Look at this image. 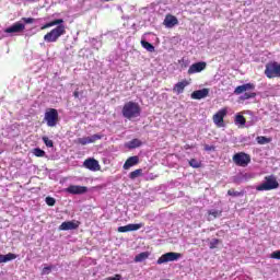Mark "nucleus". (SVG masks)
<instances>
[{
    "label": "nucleus",
    "instance_id": "nucleus-27",
    "mask_svg": "<svg viewBox=\"0 0 280 280\" xmlns=\"http://www.w3.org/2000/svg\"><path fill=\"white\" fill-rule=\"evenodd\" d=\"M141 46L147 49V51H150L151 54L154 52V45H152L151 43L149 42H145V40H141Z\"/></svg>",
    "mask_w": 280,
    "mask_h": 280
},
{
    "label": "nucleus",
    "instance_id": "nucleus-39",
    "mask_svg": "<svg viewBox=\"0 0 280 280\" xmlns=\"http://www.w3.org/2000/svg\"><path fill=\"white\" fill-rule=\"evenodd\" d=\"M205 150L206 152H214L215 148L213 145L206 144Z\"/></svg>",
    "mask_w": 280,
    "mask_h": 280
},
{
    "label": "nucleus",
    "instance_id": "nucleus-13",
    "mask_svg": "<svg viewBox=\"0 0 280 280\" xmlns=\"http://www.w3.org/2000/svg\"><path fill=\"white\" fill-rule=\"evenodd\" d=\"M83 167H86V170H90L91 172H100L101 166H100V162L95 159H86L83 162Z\"/></svg>",
    "mask_w": 280,
    "mask_h": 280
},
{
    "label": "nucleus",
    "instance_id": "nucleus-33",
    "mask_svg": "<svg viewBox=\"0 0 280 280\" xmlns=\"http://www.w3.org/2000/svg\"><path fill=\"white\" fill-rule=\"evenodd\" d=\"M45 202L48 207H54L56 205V199L54 197H46Z\"/></svg>",
    "mask_w": 280,
    "mask_h": 280
},
{
    "label": "nucleus",
    "instance_id": "nucleus-24",
    "mask_svg": "<svg viewBox=\"0 0 280 280\" xmlns=\"http://www.w3.org/2000/svg\"><path fill=\"white\" fill-rule=\"evenodd\" d=\"M141 140L132 139L131 141L128 142L127 148H129V150H135L136 148H141Z\"/></svg>",
    "mask_w": 280,
    "mask_h": 280
},
{
    "label": "nucleus",
    "instance_id": "nucleus-30",
    "mask_svg": "<svg viewBox=\"0 0 280 280\" xmlns=\"http://www.w3.org/2000/svg\"><path fill=\"white\" fill-rule=\"evenodd\" d=\"M228 196H232L233 198H237L240 196H244V191H235L234 189L228 190Z\"/></svg>",
    "mask_w": 280,
    "mask_h": 280
},
{
    "label": "nucleus",
    "instance_id": "nucleus-36",
    "mask_svg": "<svg viewBox=\"0 0 280 280\" xmlns=\"http://www.w3.org/2000/svg\"><path fill=\"white\" fill-rule=\"evenodd\" d=\"M271 259H280V250H276L270 255Z\"/></svg>",
    "mask_w": 280,
    "mask_h": 280
},
{
    "label": "nucleus",
    "instance_id": "nucleus-4",
    "mask_svg": "<svg viewBox=\"0 0 280 280\" xmlns=\"http://www.w3.org/2000/svg\"><path fill=\"white\" fill-rule=\"evenodd\" d=\"M44 121H46L48 128H56V126H58V121H60L58 109L48 108L44 115Z\"/></svg>",
    "mask_w": 280,
    "mask_h": 280
},
{
    "label": "nucleus",
    "instance_id": "nucleus-8",
    "mask_svg": "<svg viewBox=\"0 0 280 280\" xmlns=\"http://www.w3.org/2000/svg\"><path fill=\"white\" fill-rule=\"evenodd\" d=\"M180 257H182L180 253L168 252V253L162 255L158 259L156 264L159 266H161V264H167L170 261H178V259H180Z\"/></svg>",
    "mask_w": 280,
    "mask_h": 280
},
{
    "label": "nucleus",
    "instance_id": "nucleus-19",
    "mask_svg": "<svg viewBox=\"0 0 280 280\" xmlns=\"http://www.w3.org/2000/svg\"><path fill=\"white\" fill-rule=\"evenodd\" d=\"M135 165H139V156L133 155L126 160L124 164V170H130V167H135Z\"/></svg>",
    "mask_w": 280,
    "mask_h": 280
},
{
    "label": "nucleus",
    "instance_id": "nucleus-29",
    "mask_svg": "<svg viewBox=\"0 0 280 280\" xmlns=\"http://www.w3.org/2000/svg\"><path fill=\"white\" fill-rule=\"evenodd\" d=\"M255 97H257V93H255V92H246L240 98L243 100V102H244L246 100H253Z\"/></svg>",
    "mask_w": 280,
    "mask_h": 280
},
{
    "label": "nucleus",
    "instance_id": "nucleus-20",
    "mask_svg": "<svg viewBox=\"0 0 280 280\" xmlns=\"http://www.w3.org/2000/svg\"><path fill=\"white\" fill-rule=\"evenodd\" d=\"M164 25L166 27H174V26L178 25V19L172 14H167L164 20Z\"/></svg>",
    "mask_w": 280,
    "mask_h": 280
},
{
    "label": "nucleus",
    "instance_id": "nucleus-2",
    "mask_svg": "<svg viewBox=\"0 0 280 280\" xmlns=\"http://www.w3.org/2000/svg\"><path fill=\"white\" fill-rule=\"evenodd\" d=\"M121 113L125 119H136L141 116V106L137 102L129 101L122 106Z\"/></svg>",
    "mask_w": 280,
    "mask_h": 280
},
{
    "label": "nucleus",
    "instance_id": "nucleus-31",
    "mask_svg": "<svg viewBox=\"0 0 280 280\" xmlns=\"http://www.w3.org/2000/svg\"><path fill=\"white\" fill-rule=\"evenodd\" d=\"M33 154L34 156L43 158L45 156V151L42 150L40 148H35L33 149Z\"/></svg>",
    "mask_w": 280,
    "mask_h": 280
},
{
    "label": "nucleus",
    "instance_id": "nucleus-15",
    "mask_svg": "<svg viewBox=\"0 0 280 280\" xmlns=\"http://www.w3.org/2000/svg\"><path fill=\"white\" fill-rule=\"evenodd\" d=\"M139 229H143V223H130L125 226H119L118 233H129L130 231H139Z\"/></svg>",
    "mask_w": 280,
    "mask_h": 280
},
{
    "label": "nucleus",
    "instance_id": "nucleus-7",
    "mask_svg": "<svg viewBox=\"0 0 280 280\" xmlns=\"http://www.w3.org/2000/svg\"><path fill=\"white\" fill-rule=\"evenodd\" d=\"M229 115V108L228 107H223L221 109H219L213 116V124H215V126H218V128H224V117Z\"/></svg>",
    "mask_w": 280,
    "mask_h": 280
},
{
    "label": "nucleus",
    "instance_id": "nucleus-40",
    "mask_svg": "<svg viewBox=\"0 0 280 280\" xmlns=\"http://www.w3.org/2000/svg\"><path fill=\"white\" fill-rule=\"evenodd\" d=\"M106 280H121V275L117 273L115 277H108Z\"/></svg>",
    "mask_w": 280,
    "mask_h": 280
},
{
    "label": "nucleus",
    "instance_id": "nucleus-10",
    "mask_svg": "<svg viewBox=\"0 0 280 280\" xmlns=\"http://www.w3.org/2000/svg\"><path fill=\"white\" fill-rule=\"evenodd\" d=\"M67 194H71L72 196H82V194H86L89 191V187L86 186H78V185H70L66 189Z\"/></svg>",
    "mask_w": 280,
    "mask_h": 280
},
{
    "label": "nucleus",
    "instance_id": "nucleus-42",
    "mask_svg": "<svg viewBox=\"0 0 280 280\" xmlns=\"http://www.w3.org/2000/svg\"><path fill=\"white\" fill-rule=\"evenodd\" d=\"M73 97H77V98L80 97V92L74 91V92H73Z\"/></svg>",
    "mask_w": 280,
    "mask_h": 280
},
{
    "label": "nucleus",
    "instance_id": "nucleus-35",
    "mask_svg": "<svg viewBox=\"0 0 280 280\" xmlns=\"http://www.w3.org/2000/svg\"><path fill=\"white\" fill-rule=\"evenodd\" d=\"M52 266L44 267L42 270V275H49L52 270Z\"/></svg>",
    "mask_w": 280,
    "mask_h": 280
},
{
    "label": "nucleus",
    "instance_id": "nucleus-28",
    "mask_svg": "<svg viewBox=\"0 0 280 280\" xmlns=\"http://www.w3.org/2000/svg\"><path fill=\"white\" fill-rule=\"evenodd\" d=\"M188 163H189L190 167H194V170H198V168L202 167V162L198 161L196 159H190Z\"/></svg>",
    "mask_w": 280,
    "mask_h": 280
},
{
    "label": "nucleus",
    "instance_id": "nucleus-3",
    "mask_svg": "<svg viewBox=\"0 0 280 280\" xmlns=\"http://www.w3.org/2000/svg\"><path fill=\"white\" fill-rule=\"evenodd\" d=\"M273 189H279V180L275 175L265 176L264 183L256 186V191H272Z\"/></svg>",
    "mask_w": 280,
    "mask_h": 280
},
{
    "label": "nucleus",
    "instance_id": "nucleus-22",
    "mask_svg": "<svg viewBox=\"0 0 280 280\" xmlns=\"http://www.w3.org/2000/svg\"><path fill=\"white\" fill-rule=\"evenodd\" d=\"M149 257H150V252H142L138 254L133 260L136 261V264H139L141 261H145V259H148Z\"/></svg>",
    "mask_w": 280,
    "mask_h": 280
},
{
    "label": "nucleus",
    "instance_id": "nucleus-6",
    "mask_svg": "<svg viewBox=\"0 0 280 280\" xmlns=\"http://www.w3.org/2000/svg\"><path fill=\"white\" fill-rule=\"evenodd\" d=\"M232 160L238 167H248L250 155L245 152H238L233 155Z\"/></svg>",
    "mask_w": 280,
    "mask_h": 280
},
{
    "label": "nucleus",
    "instance_id": "nucleus-21",
    "mask_svg": "<svg viewBox=\"0 0 280 280\" xmlns=\"http://www.w3.org/2000/svg\"><path fill=\"white\" fill-rule=\"evenodd\" d=\"M16 254L9 253L7 255L0 254V264H8V261H12L16 259Z\"/></svg>",
    "mask_w": 280,
    "mask_h": 280
},
{
    "label": "nucleus",
    "instance_id": "nucleus-25",
    "mask_svg": "<svg viewBox=\"0 0 280 280\" xmlns=\"http://www.w3.org/2000/svg\"><path fill=\"white\" fill-rule=\"evenodd\" d=\"M257 143L259 145H266V143H270L272 141V138H266V136H258L256 138Z\"/></svg>",
    "mask_w": 280,
    "mask_h": 280
},
{
    "label": "nucleus",
    "instance_id": "nucleus-32",
    "mask_svg": "<svg viewBox=\"0 0 280 280\" xmlns=\"http://www.w3.org/2000/svg\"><path fill=\"white\" fill-rule=\"evenodd\" d=\"M43 141H44L46 148H54V140H50L47 137H43Z\"/></svg>",
    "mask_w": 280,
    "mask_h": 280
},
{
    "label": "nucleus",
    "instance_id": "nucleus-16",
    "mask_svg": "<svg viewBox=\"0 0 280 280\" xmlns=\"http://www.w3.org/2000/svg\"><path fill=\"white\" fill-rule=\"evenodd\" d=\"M253 90H255V84L246 83V84L236 86L234 90V94L242 95V93H246V91H253Z\"/></svg>",
    "mask_w": 280,
    "mask_h": 280
},
{
    "label": "nucleus",
    "instance_id": "nucleus-14",
    "mask_svg": "<svg viewBox=\"0 0 280 280\" xmlns=\"http://www.w3.org/2000/svg\"><path fill=\"white\" fill-rule=\"evenodd\" d=\"M79 226V221H65L60 224L59 231H75Z\"/></svg>",
    "mask_w": 280,
    "mask_h": 280
},
{
    "label": "nucleus",
    "instance_id": "nucleus-26",
    "mask_svg": "<svg viewBox=\"0 0 280 280\" xmlns=\"http://www.w3.org/2000/svg\"><path fill=\"white\" fill-rule=\"evenodd\" d=\"M139 176H143V170L141 168H138L136 171H132L130 174H129V178L131 180H135V178H139Z\"/></svg>",
    "mask_w": 280,
    "mask_h": 280
},
{
    "label": "nucleus",
    "instance_id": "nucleus-41",
    "mask_svg": "<svg viewBox=\"0 0 280 280\" xmlns=\"http://www.w3.org/2000/svg\"><path fill=\"white\" fill-rule=\"evenodd\" d=\"M184 148H185V150H191V148H196V145L186 144Z\"/></svg>",
    "mask_w": 280,
    "mask_h": 280
},
{
    "label": "nucleus",
    "instance_id": "nucleus-17",
    "mask_svg": "<svg viewBox=\"0 0 280 280\" xmlns=\"http://www.w3.org/2000/svg\"><path fill=\"white\" fill-rule=\"evenodd\" d=\"M209 96V89L194 91L190 95L191 100H205Z\"/></svg>",
    "mask_w": 280,
    "mask_h": 280
},
{
    "label": "nucleus",
    "instance_id": "nucleus-34",
    "mask_svg": "<svg viewBox=\"0 0 280 280\" xmlns=\"http://www.w3.org/2000/svg\"><path fill=\"white\" fill-rule=\"evenodd\" d=\"M218 244H220V240L213 238L209 244V248L213 250V248H218Z\"/></svg>",
    "mask_w": 280,
    "mask_h": 280
},
{
    "label": "nucleus",
    "instance_id": "nucleus-18",
    "mask_svg": "<svg viewBox=\"0 0 280 280\" xmlns=\"http://www.w3.org/2000/svg\"><path fill=\"white\" fill-rule=\"evenodd\" d=\"M186 86H189V81L187 80L179 81L174 85L173 93L180 95V93H184Z\"/></svg>",
    "mask_w": 280,
    "mask_h": 280
},
{
    "label": "nucleus",
    "instance_id": "nucleus-12",
    "mask_svg": "<svg viewBox=\"0 0 280 280\" xmlns=\"http://www.w3.org/2000/svg\"><path fill=\"white\" fill-rule=\"evenodd\" d=\"M207 69V62L199 61L196 63H192L188 69V75H194V73H200L201 71H205Z\"/></svg>",
    "mask_w": 280,
    "mask_h": 280
},
{
    "label": "nucleus",
    "instance_id": "nucleus-11",
    "mask_svg": "<svg viewBox=\"0 0 280 280\" xmlns=\"http://www.w3.org/2000/svg\"><path fill=\"white\" fill-rule=\"evenodd\" d=\"M25 32V24L16 22L4 30L5 34H21Z\"/></svg>",
    "mask_w": 280,
    "mask_h": 280
},
{
    "label": "nucleus",
    "instance_id": "nucleus-23",
    "mask_svg": "<svg viewBox=\"0 0 280 280\" xmlns=\"http://www.w3.org/2000/svg\"><path fill=\"white\" fill-rule=\"evenodd\" d=\"M234 124L244 128V126H246V117H244V115L237 114L235 116Z\"/></svg>",
    "mask_w": 280,
    "mask_h": 280
},
{
    "label": "nucleus",
    "instance_id": "nucleus-38",
    "mask_svg": "<svg viewBox=\"0 0 280 280\" xmlns=\"http://www.w3.org/2000/svg\"><path fill=\"white\" fill-rule=\"evenodd\" d=\"M22 21H24V23L30 25V24L34 23V18H23Z\"/></svg>",
    "mask_w": 280,
    "mask_h": 280
},
{
    "label": "nucleus",
    "instance_id": "nucleus-1",
    "mask_svg": "<svg viewBox=\"0 0 280 280\" xmlns=\"http://www.w3.org/2000/svg\"><path fill=\"white\" fill-rule=\"evenodd\" d=\"M62 23H65V20L56 19L44 24L40 27V30H49V27H55L50 32H48L46 35H44L45 43H58L60 37L67 34V27Z\"/></svg>",
    "mask_w": 280,
    "mask_h": 280
},
{
    "label": "nucleus",
    "instance_id": "nucleus-9",
    "mask_svg": "<svg viewBox=\"0 0 280 280\" xmlns=\"http://www.w3.org/2000/svg\"><path fill=\"white\" fill-rule=\"evenodd\" d=\"M104 137L103 135L95 133L91 137H83L75 140V143L79 145H89V143H95V141H100Z\"/></svg>",
    "mask_w": 280,
    "mask_h": 280
},
{
    "label": "nucleus",
    "instance_id": "nucleus-37",
    "mask_svg": "<svg viewBox=\"0 0 280 280\" xmlns=\"http://www.w3.org/2000/svg\"><path fill=\"white\" fill-rule=\"evenodd\" d=\"M222 212L218 211V210H210L209 211V215H213L214 218H218L219 215H221Z\"/></svg>",
    "mask_w": 280,
    "mask_h": 280
},
{
    "label": "nucleus",
    "instance_id": "nucleus-5",
    "mask_svg": "<svg viewBox=\"0 0 280 280\" xmlns=\"http://www.w3.org/2000/svg\"><path fill=\"white\" fill-rule=\"evenodd\" d=\"M265 75L269 80L273 78H280V63L277 61H270L265 67Z\"/></svg>",
    "mask_w": 280,
    "mask_h": 280
}]
</instances>
